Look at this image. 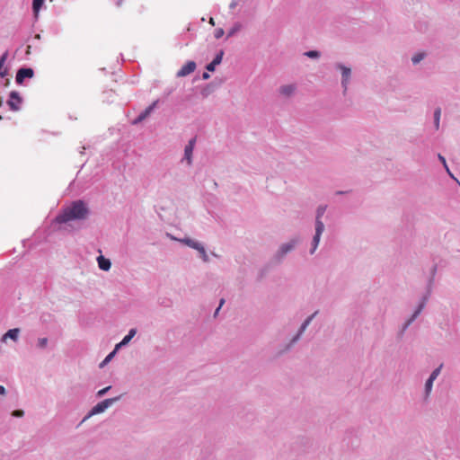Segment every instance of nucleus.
I'll list each match as a JSON object with an SVG mask.
<instances>
[{
    "instance_id": "obj_1",
    "label": "nucleus",
    "mask_w": 460,
    "mask_h": 460,
    "mask_svg": "<svg viewBox=\"0 0 460 460\" xmlns=\"http://www.w3.org/2000/svg\"><path fill=\"white\" fill-rule=\"evenodd\" d=\"M87 204L81 199L75 200L55 217L54 222L57 224H66L72 220H84L89 215Z\"/></svg>"
},
{
    "instance_id": "obj_2",
    "label": "nucleus",
    "mask_w": 460,
    "mask_h": 460,
    "mask_svg": "<svg viewBox=\"0 0 460 460\" xmlns=\"http://www.w3.org/2000/svg\"><path fill=\"white\" fill-rule=\"evenodd\" d=\"M432 278L429 281L427 293L421 297L420 302L419 303L417 308L415 309L412 315L404 323L400 332V335H402L404 332L408 329V327L415 321V319L420 314L431 294V286H432Z\"/></svg>"
},
{
    "instance_id": "obj_3",
    "label": "nucleus",
    "mask_w": 460,
    "mask_h": 460,
    "mask_svg": "<svg viewBox=\"0 0 460 460\" xmlns=\"http://www.w3.org/2000/svg\"><path fill=\"white\" fill-rule=\"evenodd\" d=\"M119 400V397L105 399L94 405L84 417L81 423L86 421L92 416L104 412L110 406Z\"/></svg>"
},
{
    "instance_id": "obj_4",
    "label": "nucleus",
    "mask_w": 460,
    "mask_h": 460,
    "mask_svg": "<svg viewBox=\"0 0 460 460\" xmlns=\"http://www.w3.org/2000/svg\"><path fill=\"white\" fill-rule=\"evenodd\" d=\"M299 242H300V239L298 237H294L291 240H289L288 242L282 243L279 246L277 252L275 253L274 259L278 262L282 261V260L285 258V256L288 252H292L296 247V245L299 243Z\"/></svg>"
},
{
    "instance_id": "obj_5",
    "label": "nucleus",
    "mask_w": 460,
    "mask_h": 460,
    "mask_svg": "<svg viewBox=\"0 0 460 460\" xmlns=\"http://www.w3.org/2000/svg\"><path fill=\"white\" fill-rule=\"evenodd\" d=\"M324 228H325V226H324L323 222L318 221V224H314V234L311 243H310V250H309L310 254L313 255L315 252V251L317 250L320 240H321V236L324 231Z\"/></svg>"
},
{
    "instance_id": "obj_6",
    "label": "nucleus",
    "mask_w": 460,
    "mask_h": 460,
    "mask_svg": "<svg viewBox=\"0 0 460 460\" xmlns=\"http://www.w3.org/2000/svg\"><path fill=\"white\" fill-rule=\"evenodd\" d=\"M197 142V137H193L188 142L184 147V154L181 159V163H186L188 166L192 165L193 163V150Z\"/></svg>"
},
{
    "instance_id": "obj_7",
    "label": "nucleus",
    "mask_w": 460,
    "mask_h": 460,
    "mask_svg": "<svg viewBox=\"0 0 460 460\" xmlns=\"http://www.w3.org/2000/svg\"><path fill=\"white\" fill-rule=\"evenodd\" d=\"M22 103V98L20 96L19 93L16 91H12L9 93V99L7 101V105L10 110L13 111H18L21 110V105Z\"/></svg>"
},
{
    "instance_id": "obj_8",
    "label": "nucleus",
    "mask_w": 460,
    "mask_h": 460,
    "mask_svg": "<svg viewBox=\"0 0 460 460\" xmlns=\"http://www.w3.org/2000/svg\"><path fill=\"white\" fill-rule=\"evenodd\" d=\"M336 68L341 71V85L343 87L344 92H346L350 79L351 70L349 67H347L340 63L336 64Z\"/></svg>"
},
{
    "instance_id": "obj_9",
    "label": "nucleus",
    "mask_w": 460,
    "mask_h": 460,
    "mask_svg": "<svg viewBox=\"0 0 460 460\" xmlns=\"http://www.w3.org/2000/svg\"><path fill=\"white\" fill-rule=\"evenodd\" d=\"M34 75L33 69L30 67H22L18 69L15 76V82L22 84L27 78H31Z\"/></svg>"
},
{
    "instance_id": "obj_10",
    "label": "nucleus",
    "mask_w": 460,
    "mask_h": 460,
    "mask_svg": "<svg viewBox=\"0 0 460 460\" xmlns=\"http://www.w3.org/2000/svg\"><path fill=\"white\" fill-rule=\"evenodd\" d=\"M196 69V63L194 61H188L177 72L178 77L186 76Z\"/></svg>"
},
{
    "instance_id": "obj_11",
    "label": "nucleus",
    "mask_w": 460,
    "mask_h": 460,
    "mask_svg": "<svg viewBox=\"0 0 460 460\" xmlns=\"http://www.w3.org/2000/svg\"><path fill=\"white\" fill-rule=\"evenodd\" d=\"M224 52L221 50L219 53L216 55L214 59L207 65L206 69L209 72H213L216 69V66L222 62Z\"/></svg>"
},
{
    "instance_id": "obj_12",
    "label": "nucleus",
    "mask_w": 460,
    "mask_h": 460,
    "mask_svg": "<svg viewBox=\"0 0 460 460\" xmlns=\"http://www.w3.org/2000/svg\"><path fill=\"white\" fill-rule=\"evenodd\" d=\"M97 262H98V267L104 271H108L111 267V261L109 259L103 257L102 255H100L97 257Z\"/></svg>"
},
{
    "instance_id": "obj_13",
    "label": "nucleus",
    "mask_w": 460,
    "mask_h": 460,
    "mask_svg": "<svg viewBox=\"0 0 460 460\" xmlns=\"http://www.w3.org/2000/svg\"><path fill=\"white\" fill-rule=\"evenodd\" d=\"M296 91V85L291 84H285L279 87V93L283 96L289 97L291 96Z\"/></svg>"
},
{
    "instance_id": "obj_14",
    "label": "nucleus",
    "mask_w": 460,
    "mask_h": 460,
    "mask_svg": "<svg viewBox=\"0 0 460 460\" xmlns=\"http://www.w3.org/2000/svg\"><path fill=\"white\" fill-rule=\"evenodd\" d=\"M306 330V327L301 324L297 333L292 338V340L289 341V343L286 346L285 349L283 351L288 350L301 337V335L305 332Z\"/></svg>"
},
{
    "instance_id": "obj_15",
    "label": "nucleus",
    "mask_w": 460,
    "mask_h": 460,
    "mask_svg": "<svg viewBox=\"0 0 460 460\" xmlns=\"http://www.w3.org/2000/svg\"><path fill=\"white\" fill-rule=\"evenodd\" d=\"M440 117H441V108L438 107L434 110V113H433V124H434L435 130L439 129Z\"/></svg>"
},
{
    "instance_id": "obj_16",
    "label": "nucleus",
    "mask_w": 460,
    "mask_h": 460,
    "mask_svg": "<svg viewBox=\"0 0 460 460\" xmlns=\"http://www.w3.org/2000/svg\"><path fill=\"white\" fill-rule=\"evenodd\" d=\"M44 1L45 0H32V12L36 19L44 4Z\"/></svg>"
},
{
    "instance_id": "obj_17",
    "label": "nucleus",
    "mask_w": 460,
    "mask_h": 460,
    "mask_svg": "<svg viewBox=\"0 0 460 460\" xmlns=\"http://www.w3.org/2000/svg\"><path fill=\"white\" fill-rule=\"evenodd\" d=\"M327 206L326 205H320L316 208L315 212V222L314 224H318L319 222H323L322 217H323L324 213L326 212Z\"/></svg>"
},
{
    "instance_id": "obj_18",
    "label": "nucleus",
    "mask_w": 460,
    "mask_h": 460,
    "mask_svg": "<svg viewBox=\"0 0 460 460\" xmlns=\"http://www.w3.org/2000/svg\"><path fill=\"white\" fill-rule=\"evenodd\" d=\"M19 332L20 330L18 328L10 329L5 332V334L3 337V340L4 341L6 338H9L15 341L18 339Z\"/></svg>"
},
{
    "instance_id": "obj_19",
    "label": "nucleus",
    "mask_w": 460,
    "mask_h": 460,
    "mask_svg": "<svg viewBox=\"0 0 460 460\" xmlns=\"http://www.w3.org/2000/svg\"><path fill=\"white\" fill-rule=\"evenodd\" d=\"M7 57H8V53L7 52H4L1 57H0V76L1 77H4L6 75H7V71L6 70H2L6 59H7Z\"/></svg>"
},
{
    "instance_id": "obj_20",
    "label": "nucleus",
    "mask_w": 460,
    "mask_h": 460,
    "mask_svg": "<svg viewBox=\"0 0 460 460\" xmlns=\"http://www.w3.org/2000/svg\"><path fill=\"white\" fill-rule=\"evenodd\" d=\"M434 380L428 378L425 383V397H429L433 387Z\"/></svg>"
},
{
    "instance_id": "obj_21",
    "label": "nucleus",
    "mask_w": 460,
    "mask_h": 460,
    "mask_svg": "<svg viewBox=\"0 0 460 460\" xmlns=\"http://www.w3.org/2000/svg\"><path fill=\"white\" fill-rule=\"evenodd\" d=\"M425 58V53L419 52L412 56L411 62L413 65L419 64L421 60H423Z\"/></svg>"
},
{
    "instance_id": "obj_22",
    "label": "nucleus",
    "mask_w": 460,
    "mask_h": 460,
    "mask_svg": "<svg viewBox=\"0 0 460 460\" xmlns=\"http://www.w3.org/2000/svg\"><path fill=\"white\" fill-rule=\"evenodd\" d=\"M438 160L442 163V164H443V166H444V168H445L446 172H447V174H448L451 178L455 179L454 175L452 174V172H450V170H449V168H448V166H447V164L446 158H445L443 155H441L440 154H438Z\"/></svg>"
},
{
    "instance_id": "obj_23",
    "label": "nucleus",
    "mask_w": 460,
    "mask_h": 460,
    "mask_svg": "<svg viewBox=\"0 0 460 460\" xmlns=\"http://www.w3.org/2000/svg\"><path fill=\"white\" fill-rule=\"evenodd\" d=\"M181 242L186 244L187 246L195 249L196 246H198V243L199 242L190 239V238H184L181 240Z\"/></svg>"
},
{
    "instance_id": "obj_24",
    "label": "nucleus",
    "mask_w": 460,
    "mask_h": 460,
    "mask_svg": "<svg viewBox=\"0 0 460 460\" xmlns=\"http://www.w3.org/2000/svg\"><path fill=\"white\" fill-rule=\"evenodd\" d=\"M443 367V364H440L437 368H435L430 376H429V379H432V380H436L438 378V376H439L440 372H441V369Z\"/></svg>"
},
{
    "instance_id": "obj_25",
    "label": "nucleus",
    "mask_w": 460,
    "mask_h": 460,
    "mask_svg": "<svg viewBox=\"0 0 460 460\" xmlns=\"http://www.w3.org/2000/svg\"><path fill=\"white\" fill-rule=\"evenodd\" d=\"M48 338H39L37 341V347L40 349H45L48 345Z\"/></svg>"
},
{
    "instance_id": "obj_26",
    "label": "nucleus",
    "mask_w": 460,
    "mask_h": 460,
    "mask_svg": "<svg viewBox=\"0 0 460 460\" xmlns=\"http://www.w3.org/2000/svg\"><path fill=\"white\" fill-rule=\"evenodd\" d=\"M241 28L239 23H235L227 32V38L234 36Z\"/></svg>"
},
{
    "instance_id": "obj_27",
    "label": "nucleus",
    "mask_w": 460,
    "mask_h": 460,
    "mask_svg": "<svg viewBox=\"0 0 460 460\" xmlns=\"http://www.w3.org/2000/svg\"><path fill=\"white\" fill-rule=\"evenodd\" d=\"M137 333V330L136 329H130L128 331V333L123 338L125 340L126 342H129L132 338L136 335Z\"/></svg>"
},
{
    "instance_id": "obj_28",
    "label": "nucleus",
    "mask_w": 460,
    "mask_h": 460,
    "mask_svg": "<svg viewBox=\"0 0 460 460\" xmlns=\"http://www.w3.org/2000/svg\"><path fill=\"white\" fill-rule=\"evenodd\" d=\"M305 56L310 58H318L320 57V52L317 50H309L305 53Z\"/></svg>"
},
{
    "instance_id": "obj_29",
    "label": "nucleus",
    "mask_w": 460,
    "mask_h": 460,
    "mask_svg": "<svg viewBox=\"0 0 460 460\" xmlns=\"http://www.w3.org/2000/svg\"><path fill=\"white\" fill-rule=\"evenodd\" d=\"M158 103H159V100H155L145 110L146 111L147 113L151 114L153 112V111L157 107Z\"/></svg>"
},
{
    "instance_id": "obj_30",
    "label": "nucleus",
    "mask_w": 460,
    "mask_h": 460,
    "mask_svg": "<svg viewBox=\"0 0 460 460\" xmlns=\"http://www.w3.org/2000/svg\"><path fill=\"white\" fill-rule=\"evenodd\" d=\"M318 314L317 311H315L313 314H311L310 316H308L305 321L304 323H302V325H304L305 327H308V325L311 323V322L313 321V319L315 317V315Z\"/></svg>"
},
{
    "instance_id": "obj_31",
    "label": "nucleus",
    "mask_w": 460,
    "mask_h": 460,
    "mask_svg": "<svg viewBox=\"0 0 460 460\" xmlns=\"http://www.w3.org/2000/svg\"><path fill=\"white\" fill-rule=\"evenodd\" d=\"M115 356V351H111V353H109L106 358H104V360L100 364V367H104V365H106L109 361L111 360V358Z\"/></svg>"
},
{
    "instance_id": "obj_32",
    "label": "nucleus",
    "mask_w": 460,
    "mask_h": 460,
    "mask_svg": "<svg viewBox=\"0 0 460 460\" xmlns=\"http://www.w3.org/2000/svg\"><path fill=\"white\" fill-rule=\"evenodd\" d=\"M128 342H126L124 339H122V341L120 342H119L118 344H116L115 346V349L112 350V351H115V354L117 353V351L121 349L122 347L126 346Z\"/></svg>"
},
{
    "instance_id": "obj_33",
    "label": "nucleus",
    "mask_w": 460,
    "mask_h": 460,
    "mask_svg": "<svg viewBox=\"0 0 460 460\" xmlns=\"http://www.w3.org/2000/svg\"><path fill=\"white\" fill-rule=\"evenodd\" d=\"M128 342H126L124 339H122V341L120 342H119L118 344H116L115 346V349L112 350V351H115V354L117 353V351L121 349L122 347L126 346Z\"/></svg>"
},
{
    "instance_id": "obj_34",
    "label": "nucleus",
    "mask_w": 460,
    "mask_h": 460,
    "mask_svg": "<svg viewBox=\"0 0 460 460\" xmlns=\"http://www.w3.org/2000/svg\"><path fill=\"white\" fill-rule=\"evenodd\" d=\"M128 342H126L124 339H122V341L120 342H119L118 344H116L115 346V349L112 350V351H115V354L117 353V351L121 349L122 347L126 346Z\"/></svg>"
},
{
    "instance_id": "obj_35",
    "label": "nucleus",
    "mask_w": 460,
    "mask_h": 460,
    "mask_svg": "<svg viewBox=\"0 0 460 460\" xmlns=\"http://www.w3.org/2000/svg\"><path fill=\"white\" fill-rule=\"evenodd\" d=\"M225 31L222 28L215 30L214 36L216 39H220L224 35Z\"/></svg>"
},
{
    "instance_id": "obj_36",
    "label": "nucleus",
    "mask_w": 460,
    "mask_h": 460,
    "mask_svg": "<svg viewBox=\"0 0 460 460\" xmlns=\"http://www.w3.org/2000/svg\"><path fill=\"white\" fill-rule=\"evenodd\" d=\"M110 389H111V386H107V387H105V388H103V389L99 390V391L97 392V394H96V395H97V397H102V396H104Z\"/></svg>"
},
{
    "instance_id": "obj_37",
    "label": "nucleus",
    "mask_w": 460,
    "mask_h": 460,
    "mask_svg": "<svg viewBox=\"0 0 460 460\" xmlns=\"http://www.w3.org/2000/svg\"><path fill=\"white\" fill-rule=\"evenodd\" d=\"M13 417L21 418L24 415V411L22 410H15L12 412Z\"/></svg>"
},
{
    "instance_id": "obj_38",
    "label": "nucleus",
    "mask_w": 460,
    "mask_h": 460,
    "mask_svg": "<svg viewBox=\"0 0 460 460\" xmlns=\"http://www.w3.org/2000/svg\"><path fill=\"white\" fill-rule=\"evenodd\" d=\"M195 250H197L199 253L204 252L205 247L201 243H198V246L195 247Z\"/></svg>"
},
{
    "instance_id": "obj_39",
    "label": "nucleus",
    "mask_w": 460,
    "mask_h": 460,
    "mask_svg": "<svg viewBox=\"0 0 460 460\" xmlns=\"http://www.w3.org/2000/svg\"><path fill=\"white\" fill-rule=\"evenodd\" d=\"M195 250H197L199 253L204 252L205 247L201 243H198V246L195 247Z\"/></svg>"
},
{
    "instance_id": "obj_40",
    "label": "nucleus",
    "mask_w": 460,
    "mask_h": 460,
    "mask_svg": "<svg viewBox=\"0 0 460 460\" xmlns=\"http://www.w3.org/2000/svg\"><path fill=\"white\" fill-rule=\"evenodd\" d=\"M199 254H200V258L202 259L203 261H205V262L208 261L209 259H208V256L206 251H204V252H201Z\"/></svg>"
},
{
    "instance_id": "obj_41",
    "label": "nucleus",
    "mask_w": 460,
    "mask_h": 460,
    "mask_svg": "<svg viewBox=\"0 0 460 460\" xmlns=\"http://www.w3.org/2000/svg\"><path fill=\"white\" fill-rule=\"evenodd\" d=\"M144 120V119L138 115L133 121H132V124L133 125H137L138 123L142 122Z\"/></svg>"
},
{
    "instance_id": "obj_42",
    "label": "nucleus",
    "mask_w": 460,
    "mask_h": 460,
    "mask_svg": "<svg viewBox=\"0 0 460 460\" xmlns=\"http://www.w3.org/2000/svg\"><path fill=\"white\" fill-rule=\"evenodd\" d=\"M143 119L144 120L150 115L149 113L146 112V110H144L140 114H139Z\"/></svg>"
},
{
    "instance_id": "obj_43",
    "label": "nucleus",
    "mask_w": 460,
    "mask_h": 460,
    "mask_svg": "<svg viewBox=\"0 0 460 460\" xmlns=\"http://www.w3.org/2000/svg\"><path fill=\"white\" fill-rule=\"evenodd\" d=\"M225 303V300L224 299H221L220 300V304H219V306L217 307V309L216 310V314H217V312L219 311V309L221 308L222 305Z\"/></svg>"
},
{
    "instance_id": "obj_44",
    "label": "nucleus",
    "mask_w": 460,
    "mask_h": 460,
    "mask_svg": "<svg viewBox=\"0 0 460 460\" xmlns=\"http://www.w3.org/2000/svg\"><path fill=\"white\" fill-rule=\"evenodd\" d=\"M0 394L1 395L5 394V388L1 385H0Z\"/></svg>"
},
{
    "instance_id": "obj_45",
    "label": "nucleus",
    "mask_w": 460,
    "mask_h": 460,
    "mask_svg": "<svg viewBox=\"0 0 460 460\" xmlns=\"http://www.w3.org/2000/svg\"><path fill=\"white\" fill-rule=\"evenodd\" d=\"M209 77H210V75H209V74H208V73H207V72L203 73V75H202V78H203V79L207 80V79H208Z\"/></svg>"
},
{
    "instance_id": "obj_46",
    "label": "nucleus",
    "mask_w": 460,
    "mask_h": 460,
    "mask_svg": "<svg viewBox=\"0 0 460 460\" xmlns=\"http://www.w3.org/2000/svg\"><path fill=\"white\" fill-rule=\"evenodd\" d=\"M121 3H122V0H117V1H116V5H117V6H120V5H121Z\"/></svg>"
},
{
    "instance_id": "obj_47",
    "label": "nucleus",
    "mask_w": 460,
    "mask_h": 460,
    "mask_svg": "<svg viewBox=\"0 0 460 460\" xmlns=\"http://www.w3.org/2000/svg\"><path fill=\"white\" fill-rule=\"evenodd\" d=\"M436 270H437V268H436V266H434L433 269H432V273L433 274L436 272Z\"/></svg>"
},
{
    "instance_id": "obj_48",
    "label": "nucleus",
    "mask_w": 460,
    "mask_h": 460,
    "mask_svg": "<svg viewBox=\"0 0 460 460\" xmlns=\"http://www.w3.org/2000/svg\"><path fill=\"white\" fill-rule=\"evenodd\" d=\"M210 23L214 25V20L213 18L210 19Z\"/></svg>"
},
{
    "instance_id": "obj_49",
    "label": "nucleus",
    "mask_w": 460,
    "mask_h": 460,
    "mask_svg": "<svg viewBox=\"0 0 460 460\" xmlns=\"http://www.w3.org/2000/svg\"><path fill=\"white\" fill-rule=\"evenodd\" d=\"M2 104H3V101H2V100H0V106H2Z\"/></svg>"
},
{
    "instance_id": "obj_50",
    "label": "nucleus",
    "mask_w": 460,
    "mask_h": 460,
    "mask_svg": "<svg viewBox=\"0 0 460 460\" xmlns=\"http://www.w3.org/2000/svg\"><path fill=\"white\" fill-rule=\"evenodd\" d=\"M2 119V117L0 116V119Z\"/></svg>"
}]
</instances>
